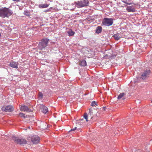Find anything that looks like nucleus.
Here are the masks:
<instances>
[{"instance_id": "f257e3e1", "label": "nucleus", "mask_w": 152, "mask_h": 152, "mask_svg": "<svg viewBox=\"0 0 152 152\" xmlns=\"http://www.w3.org/2000/svg\"><path fill=\"white\" fill-rule=\"evenodd\" d=\"M12 13V11L8 8L4 7L0 8V17L2 18L8 17Z\"/></svg>"}, {"instance_id": "f03ea898", "label": "nucleus", "mask_w": 152, "mask_h": 152, "mask_svg": "<svg viewBox=\"0 0 152 152\" xmlns=\"http://www.w3.org/2000/svg\"><path fill=\"white\" fill-rule=\"evenodd\" d=\"M49 40V39L46 38H44L42 39L38 44L39 49L41 50L44 49L47 46Z\"/></svg>"}, {"instance_id": "7ed1b4c3", "label": "nucleus", "mask_w": 152, "mask_h": 152, "mask_svg": "<svg viewBox=\"0 0 152 152\" xmlns=\"http://www.w3.org/2000/svg\"><path fill=\"white\" fill-rule=\"evenodd\" d=\"M89 1L88 0H83L82 1H75L74 3V4L78 8L88 6Z\"/></svg>"}, {"instance_id": "20e7f679", "label": "nucleus", "mask_w": 152, "mask_h": 152, "mask_svg": "<svg viewBox=\"0 0 152 152\" xmlns=\"http://www.w3.org/2000/svg\"><path fill=\"white\" fill-rule=\"evenodd\" d=\"M113 20L112 18H104L102 21V24L107 26H111L113 23Z\"/></svg>"}, {"instance_id": "39448f33", "label": "nucleus", "mask_w": 152, "mask_h": 152, "mask_svg": "<svg viewBox=\"0 0 152 152\" xmlns=\"http://www.w3.org/2000/svg\"><path fill=\"white\" fill-rule=\"evenodd\" d=\"M12 139L15 143L20 145L24 144L26 143L27 141L24 139L19 138L18 137L13 136Z\"/></svg>"}, {"instance_id": "423d86ee", "label": "nucleus", "mask_w": 152, "mask_h": 152, "mask_svg": "<svg viewBox=\"0 0 152 152\" xmlns=\"http://www.w3.org/2000/svg\"><path fill=\"white\" fill-rule=\"evenodd\" d=\"M150 72V71L149 69L144 71L142 74L141 78L143 80L146 79L149 77Z\"/></svg>"}, {"instance_id": "0eeeda50", "label": "nucleus", "mask_w": 152, "mask_h": 152, "mask_svg": "<svg viewBox=\"0 0 152 152\" xmlns=\"http://www.w3.org/2000/svg\"><path fill=\"white\" fill-rule=\"evenodd\" d=\"M13 106L11 105L3 107L2 108V110L6 112H11L13 111Z\"/></svg>"}, {"instance_id": "6e6552de", "label": "nucleus", "mask_w": 152, "mask_h": 152, "mask_svg": "<svg viewBox=\"0 0 152 152\" xmlns=\"http://www.w3.org/2000/svg\"><path fill=\"white\" fill-rule=\"evenodd\" d=\"M39 137L38 136H33L31 137V141L34 144L37 143L39 142Z\"/></svg>"}, {"instance_id": "1a4fd4ad", "label": "nucleus", "mask_w": 152, "mask_h": 152, "mask_svg": "<svg viewBox=\"0 0 152 152\" xmlns=\"http://www.w3.org/2000/svg\"><path fill=\"white\" fill-rule=\"evenodd\" d=\"M18 62H15L14 61H12L10 63V64H9V66H10L12 68L17 69L18 68Z\"/></svg>"}, {"instance_id": "9d476101", "label": "nucleus", "mask_w": 152, "mask_h": 152, "mask_svg": "<svg viewBox=\"0 0 152 152\" xmlns=\"http://www.w3.org/2000/svg\"><path fill=\"white\" fill-rule=\"evenodd\" d=\"M20 110L22 111H26L28 112L31 111V110L25 105L22 106L20 107Z\"/></svg>"}, {"instance_id": "9b49d317", "label": "nucleus", "mask_w": 152, "mask_h": 152, "mask_svg": "<svg viewBox=\"0 0 152 152\" xmlns=\"http://www.w3.org/2000/svg\"><path fill=\"white\" fill-rule=\"evenodd\" d=\"M40 107L41 110L45 114L48 111L47 107L44 105L43 104L41 105Z\"/></svg>"}, {"instance_id": "f8f14e48", "label": "nucleus", "mask_w": 152, "mask_h": 152, "mask_svg": "<svg viewBox=\"0 0 152 152\" xmlns=\"http://www.w3.org/2000/svg\"><path fill=\"white\" fill-rule=\"evenodd\" d=\"M126 10L129 12H134L135 11V9L132 8V7L130 6H127L126 8Z\"/></svg>"}, {"instance_id": "ddd939ff", "label": "nucleus", "mask_w": 152, "mask_h": 152, "mask_svg": "<svg viewBox=\"0 0 152 152\" xmlns=\"http://www.w3.org/2000/svg\"><path fill=\"white\" fill-rule=\"evenodd\" d=\"M102 28L101 26H97L95 30V32L96 34H99L102 31Z\"/></svg>"}, {"instance_id": "4468645a", "label": "nucleus", "mask_w": 152, "mask_h": 152, "mask_svg": "<svg viewBox=\"0 0 152 152\" xmlns=\"http://www.w3.org/2000/svg\"><path fill=\"white\" fill-rule=\"evenodd\" d=\"M68 35L69 36H72L74 35L75 32L73 31L72 29H69L67 32Z\"/></svg>"}, {"instance_id": "2eb2a0df", "label": "nucleus", "mask_w": 152, "mask_h": 152, "mask_svg": "<svg viewBox=\"0 0 152 152\" xmlns=\"http://www.w3.org/2000/svg\"><path fill=\"white\" fill-rule=\"evenodd\" d=\"M122 1L127 4L131 5L133 4L134 5H135L134 3H130V0H122Z\"/></svg>"}, {"instance_id": "dca6fc26", "label": "nucleus", "mask_w": 152, "mask_h": 152, "mask_svg": "<svg viewBox=\"0 0 152 152\" xmlns=\"http://www.w3.org/2000/svg\"><path fill=\"white\" fill-rule=\"evenodd\" d=\"M49 6V4H39V8H46L48 7Z\"/></svg>"}, {"instance_id": "f3484780", "label": "nucleus", "mask_w": 152, "mask_h": 152, "mask_svg": "<svg viewBox=\"0 0 152 152\" xmlns=\"http://www.w3.org/2000/svg\"><path fill=\"white\" fill-rule=\"evenodd\" d=\"M113 37L116 40H118L121 38V37L118 34H114L113 36Z\"/></svg>"}, {"instance_id": "a211bd4d", "label": "nucleus", "mask_w": 152, "mask_h": 152, "mask_svg": "<svg viewBox=\"0 0 152 152\" xmlns=\"http://www.w3.org/2000/svg\"><path fill=\"white\" fill-rule=\"evenodd\" d=\"M80 66H84L87 65V63L85 60H83L80 63Z\"/></svg>"}, {"instance_id": "6ab92c4d", "label": "nucleus", "mask_w": 152, "mask_h": 152, "mask_svg": "<svg viewBox=\"0 0 152 152\" xmlns=\"http://www.w3.org/2000/svg\"><path fill=\"white\" fill-rule=\"evenodd\" d=\"M124 95V93H122L120 94L118 96V97L117 98L118 99H119L121 98H122L123 99H125L124 97H123Z\"/></svg>"}, {"instance_id": "aec40b11", "label": "nucleus", "mask_w": 152, "mask_h": 152, "mask_svg": "<svg viewBox=\"0 0 152 152\" xmlns=\"http://www.w3.org/2000/svg\"><path fill=\"white\" fill-rule=\"evenodd\" d=\"M132 152H142V151L139 149L136 150V149L135 148H133L132 149Z\"/></svg>"}, {"instance_id": "412c9836", "label": "nucleus", "mask_w": 152, "mask_h": 152, "mask_svg": "<svg viewBox=\"0 0 152 152\" xmlns=\"http://www.w3.org/2000/svg\"><path fill=\"white\" fill-rule=\"evenodd\" d=\"M43 124H42V129H46L47 128V123L45 122H44L43 123Z\"/></svg>"}, {"instance_id": "4be33fe9", "label": "nucleus", "mask_w": 152, "mask_h": 152, "mask_svg": "<svg viewBox=\"0 0 152 152\" xmlns=\"http://www.w3.org/2000/svg\"><path fill=\"white\" fill-rule=\"evenodd\" d=\"M39 97L40 99H42L43 98V95L42 93L39 92L38 94Z\"/></svg>"}, {"instance_id": "5701e85b", "label": "nucleus", "mask_w": 152, "mask_h": 152, "mask_svg": "<svg viewBox=\"0 0 152 152\" xmlns=\"http://www.w3.org/2000/svg\"><path fill=\"white\" fill-rule=\"evenodd\" d=\"M97 102H96L95 101H93L92 102L91 105L92 106H94L96 105H97Z\"/></svg>"}, {"instance_id": "b1692460", "label": "nucleus", "mask_w": 152, "mask_h": 152, "mask_svg": "<svg viewBox=\"0 0 152 152\" xmlns=\"http://www.w3.org/2000/svg\"><path fill=\"white\" fill-rule=\"evenodd\" d=\"M89 116L87 115L86 114H85L84 115V118L85 119H86V120L87 121H88V117Z\"/></svg>"}, {"instance_id": "393cba45", "label": "nucleus", "mask_w": 152, "mask_h": 152, "mask_svg": "<svg viewBox=\"0 0 152 152\" xmlns=\"http://www.w3.org/2000/svg\"><path fill=\"white\" fill-rule=\"evenodd\" d=\"M24 14L27 16H29L30 15L28 11H26L24 12Z\"/></svg>"}, {"instance_id": "a878e982", "label": "nucleus", "mask_w": 152, "mask_h": 152, "mask_svg": "<svg viewBox=\"0 0 152 152\" xmlns=\"http://www.w3.org/2000/svg\"><path fill=\"white\" fill-rule=\"evenodd\" d=\"M77 129L76 127H75L74 128L72 129L70 131H69V132H70L72 131H74L75 130Z\"/></svg>"}, {"instance_id": "bb28decb", "label": "nucleus", "mask_w": 152, "mask_h": 152, "mask_svg": "<svg viewBox=\"0 0 152 152\" xmlns=\"http://www.w3.org/2000/svg\"><path fill=\"white\" fill-rule=\"evenodd\" d=\"M145 151H147V150L148 149V148H147V147H145Z\"/></svg>"}, {"instance_id": "cd10ccee", "label": "nucleus", "mask_w": 152, "mask_h": 152, "mask_svg": "<svg viewBox=\"0 0 152 152\" xmlns=\"http://www.w3.org/2000/svg\"><path fill=\"white\" fill-rule=\"evenodd\" d=\"M91 112H91V111L90 110L89 112V113H90V115H91Z\"/></svg>"}, {"instance_id": "c85d7f7f", "label": "nucleus", "mask_w": 152, "mask_h": 152, "mask_svg": "<svg viewBox=\"0 0 152 152\" xmlns=\"http://www.w3.org/2000/svg\"><path fill=\"white\" fill-rule=\"evenodd\" d=\"M49 10H47L46 11V12H48V11H49Z\"/></svg>"}, {"instance_id": "c756f323", "label": "nucleus", "mask_w": 152, "mask_h": 152, "mask_svg": "<svg viewBox=\"0 0 152 152\" xmlns=\"http://www.w3.org/2000/svg\"><path fill=\"white\" fill-rule=\"evenodd\" d=\"M1 34L0 33V37H1Z\"/></svg>"}, {"instance_id": "7c9ffc66", "label": "nucleus", "mask_w": 152, "mask_h": 152, "mask_svg": "<svg viewBox=\"0 0 152 152\" xmlns=\"http://www.w3.org/2000/svg\"><path fill=\"white\" fill-rule=\"evenodd\" d=\"M103 109H104V110H105V108L104 107H103Z\"/></svg>"}, {"instance_id": "2f4dec72", "label": "nucleus", "mask_w": 152, "mask_h": 152, "mask_svg": "<svg viewBox=\"0 0 152 152\" xmlns=\"http://www.w3.org/2000/svg\"><path fill=\"white\" fill-rule=\"evenodd\" d=\"M20 114H21V115H23V114L22 113H20Z\"/></svg>"}, {"instance_id": "473e14b6", "label": "nucleus", "mask_w": 152, "mask_h": 152, "mask_svg": "<svg viewBox=\"0 0 152 152\" xmlns=\"http://www.w3.org/2000/svg\"><path fill=\"white\" fill-rule=\"evenodd\" d=\"M92 118V117L91 118V119Z\"/></svg>"}, {"instance_id": "72a5a7b5", "label": "nucleus", "mask_w": 152, "mask_h": 152, "mask_svg": "<svg viewBox=\"0 0 152 152\" xmlns=\"http://www.w3.org/2000/svg\"><path fill=\"white\" fill-rule=\"evenodd\" d=\"M151 102H152V101H151Z\"/></svg>"}]
</instances>
